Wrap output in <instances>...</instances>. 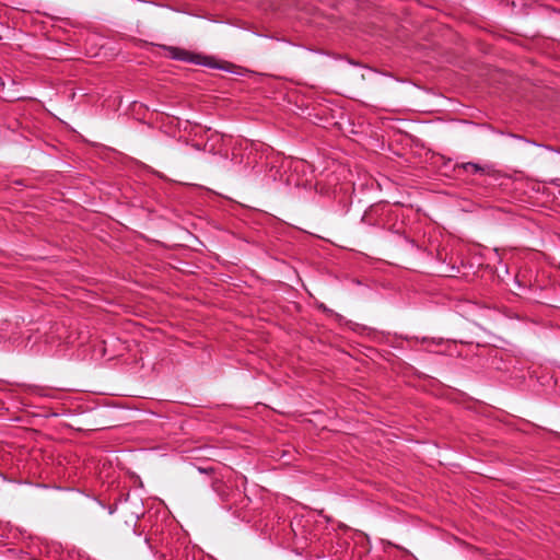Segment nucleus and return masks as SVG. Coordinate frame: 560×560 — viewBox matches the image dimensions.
Instances as JSON below:
<instances>
[{
	"label": "nucleus",
	"mask_w": 560,
	"mask_h": 560,
	"mask_svg": "<svg viewBox=\"0 0 560 560\" xmlns=\"http://www.w3.org/2000/svg\"><path fill=\"white\" fill-rule=\"evenodd\" d=\"M457 167L459 170H464L465 172L470 173V174L485 173V168L481 165H478V164H475L471 162L463 163V164L458 165Z\"/></svg>",
	"instance_id": "obj_2"
},
{
	"label": "nucleus",
	"mask_w": 560,
	"mask_h": 560,
	"mask_svg": "<svg viewBox=\"0 0 560 560\" xmlns=\"http://www.w3.org/2000/svg\"><path fill=\"white\" fill-rule=\"evenodd\" d=\"M165 50L167 51V56L170 58L176 60L192 62L196 65H203L210 68H219L226 71H232V69L235 67L233 63H230L228 61L219 62L213 57L192 54L178 47L167 46L165 47Z\"/></svg>",
	"instance_id": "obj_1"
}]
</instances>
